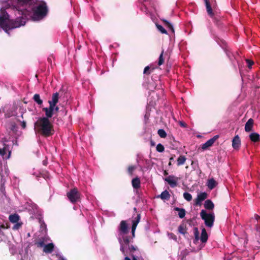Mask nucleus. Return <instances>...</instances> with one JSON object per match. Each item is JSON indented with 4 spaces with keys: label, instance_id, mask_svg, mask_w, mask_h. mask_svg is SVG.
Listing matches in <instances>:
<instances>
[{
    "label": "nucleus",
    "instance_id": "412c9836",
    "mask_svg": "<svg viewBox=\"0 0 260 260\" xmlns=\"http://www.w3.org/2000/svg\"><path fill=\"white\" fill-rule=\"evenodd\" d=\"M174 210L178 212V216L180 218H183L185 217L186 211L184 209L175 207Z\"/></svg>",
    "mask_w": 260,
    "mask_h": 260
},
{
    "label": "nucleus",
    "instance_id": "13d9d810",
    "mask_svg": "<svg viewBox=\"0 0 260 260\" xmlns=\"http://www.w3.org/2000/svg\"><path fill=\"white\" fill-rule=\"evenodd\" d=\"M59 260H64L63 258H61Z\"/></svg>",
    "mask_w": 260,
    "mask_h": 260
},
{
    "label": "nucleus",
    "instance_id": "5701e85b",
    "mask_svg": "<svg viewBox=\"0 0 260 260\" xmlns=\"http://www.w3.org/2000/svg\"><path fill=\"white\" fill-rule=\"evenodd\" d=\"M217 184V182L213 178L209 179L207 182V186L211 190L214 188Z\"/></svg>",
    "mask_w": 260,
    "mask_h": 260
},
{
    "label": "nucleus",
    "instance_id": "58836bf2",
    "mask_svg": "<svg viewBox=\"0 0 260 260\" xmlns=\"http://www.w3.org/2000/svg\"><path fill=\"white\" fill-rule=\"evenodd\" d=\"M136 169V167L134 166H129L128 167L127 171L130 175H132L134 171Z\"/></svg>",
    "mask_w": 260,
    "mask_h": 260
},
{
    "label": "nucleus",
    "instance_id": "8fccbe9b",
    "mask_svg": "<svg viewBox=\"0 0 260 260\" xmlns=\"http://www.w3.org/2000/svg\"><path fill=\"white\" fill-rule=\"evenodd\" d=\"M164 175L165 176H166V175H168V173L167 172V171H165L164 172Z\"/></svg>",
    "mask_w": 260,
    "mask_h": 260
},
{
    "label": "nucleus",
    "instance_id": "aec40b11",
    "mask_svg": "<svg viewBox=\"0 0 260 260\" xmlns=\"http://www.w3.org/2000/svg\"><path fill=\"white\" fill-rule=\"evenodd\" d=\"M208 239V236L207 231L205 228H203L202 230L201 236L200 240L202 243H206Z\"/></svg>",
    "mask_w": 260,
    "mask_h": 260
},
{
    "label": "nucleus",
    "instance_id": "7ed1b4c3",
    "mask_svg": "<svg viewBox=\"0 0 260 260\" xmlns=\"http://www.w3.org/2000/svg\"><path fill=\"white\" fill-rule=\"evenodd\" d=\"M50 117H43L38 118L35 123L36 131L41 135L48 137L53 135L54 131L52 123L49 120Z\"/></svg>",
    "mask_w": 260,
    "mask_h": 260
},
{
    "label": "nucleus",
    "instance_id": "4468645a",
    "mask_svg": "<svg viewBox=\"0 0 260 260\" xmlns=\"http://www.w3.org/2000/svg\"><path fill=\"white\" fill-rule=\"evenodd\" d=\"M59 100V93L55 92L53 93L51 98V100L48 101L49 106L57 105Z\"/></svg>",
    "mask_w": 260,
    "mask_h": 260
},
{
    "label": "nucleus",
    "instance_id": "de8ad7c7",
    "mask_svg": "<svg viewBox=\"0 0 260 260\" xmlns=\"http://www.w3.org/2000/svg\"><path fill=\"white\" fill-rule=\"evenodd\" d=\"M47 160L45 159V160H44L43 161V164L44 165V166H46L47 165Z\"/></svg>",
    "mask_w": 260,
    "mask_h": 260
},
{
    "label": "nucleus",
    "instance_id": "a878e982",
    "mask_svg": "<svg viewBox=\"0 0 260 260\" xmlns=\"http://www.w3.org/2000/svg\"><path fill=\"white\" fill-rule=\"evenodd\" d=\"M154 68L151 67L149 66H146L143 71V74L146 75H149L152 72H153Z\"/></svg>",
    "mask_w": 260,
    "mask_h": 260
},
{
    "label": "nucleus",
    "instance_id": "ddd939ff",
    "mask_svg": "<svg viewBox=\"0 0 260 260\" xmlns=\"http://www.w3.org/2000/svg\"><path fill=\"white\" fill-rule=\"evenodd\" d=\"M241 145V140L238 135L235 136L232 140V146L235 149H238Z\"/></svg>",
    "mask_w": 260,
    "mask_h": 260
},
{
    "label": "nucleus",
    "instance_id": "f03ea898",
    "mask_svg": "<svg viewBox=\"0 0 260 260\" xmlns=\"http://www.w3.org/2000/svg\"><path fill=\"white\" fill-rule=\"evenodd\" d=\"M26 19L23 16L17 18L15 20L10 19L8 13L5 9H1L0 28L9 34V30L24 25Z\"/></svg>",
    "mask_w": 260,
    "mask_h": 260
},
{
    "label": "nucleus",
    "instance_id": "f704fd0d",
    "mask_svg": "<svg viewBox=\"0 0 260 260\" xmlns=\"http://www.w3.org/2000/svg\"><path fill=\"white\" fill-rule=\"evenodd\" d=\"M178 231L180 233L184 235L186 232V226L184 224H181L178 227Z\"/></svg>",
    "mask_w": 260,
    "mask_h": 260
},
{
    "label": "nucleus",
    "instance_id": "e433bc0d",
    "mask_svg": "<svg viewBox=\"0 0 260 260\" xmlns=\"http://www.w3.org/2000/svg\"><path fill=\"white\" fill-rule=\"evenodd\" d=\"M156 26L158 30L162 34H167V30L163 27L162 26L158 24H156Z\"/></svg>",
    "mask_w": 260,
    "mask_h": 260
},
{
    "label": "nucleus",
    "instance_id": "f8f14e48",
    "mask_svg": "<svg viewBox=\"0 0 260 260\" xmlns=\"http://www.w3.org/2000/svg\"><path fill=\"white\" fill-rule=\"evenodd\" d=\"M141 219V214H137V216L134 218L133 220V224L132 226V233L133 237H135V232L137 226L139 222Z\"/></svg>",
    "mask_w": 260,
    "mask_h": 260
},
{
    "label": "nucleus",
    "instance_id": "9b49d317",
    "mask_svg": "<svg viewBox=\"0 0 260 260\" xmlns=\"http://www.w3.org/2000/svg\"><path fill=\"white\" fill-rule=\"evenodd\" d=\"M208 194L204 192L198 194L197 198L194 200V205H200L202 201L207 198Z\"/></svg>",
    "mask_w": 260,
    "mask_h": 260
},
{
    "label": "nucleus",
    "instance_id": "0eeeda50",
    "mask_svg": "<svg viewBox=\"0 0 260 260\" xmlns=\"http://www.w3.org/2000/svg\"><path fill=\"white\" fill-rule=\"evenodd\" d=\"M42 111L45 112L46 116L51 118L54 114L58 112L59 107L56 105L49 106L48 108H43Z\"/></svg>",
    "mask_w": 260,
    "mask_h": 260
},
{
    "label": "nucleus",
    "instance_id": "bb28decb",
    "mask_svg": "<svg viewBox=\"0 0 260 260\" xmlns=\"http://www.w3.org/2000/svg\"><path fill=\"white\" fill-rule=\"evenodd\" d=\"M138 250V248L137 246H135L133 245H129L127 246V251L129 252L130 255L132 256V254H134L135 251Z\"/></svg>",
    "mask_w": 260,
    "mask_h": 260
},
{
    "label": "nucleus",
    "instance_id": "3c124183",
    "mask_svg": "<svg viewBox=\"0 0 260 260\" xmlns=\"http://www.w3.org/2000/svg\"><path fill=\"white\" fill-rule=\"evenodd\" d=\"M151 145L152 146H154L155 145V144L154 142H153L152 141H151Z\"/></svg>",
    "mask_w": 260,
    "mask_h": 260
},
{
    "label": "nucleus",
    "instance_id": "5fc2aeb1",
    "mask_svg": "<svg viewBox=\"0 0 260 260\" xmlns=\"http://www.w3.org/2000/svg\"><path fill=\"white\" fill-rule=\"evenodd\" d=\"M134 210L136 212H137V208H135H135H134Z\"/></svg>",
    "mask_w": 260,
    "mask_h": 260
},
{
    "label": "nucleus",
    "instance_id": "c03bdc74",
    "mask_svg": "<svg viewBox=\"0 0 260 260\" xmlns=\"http://www.w3.org/2000/svg\"><path fill=\"white\" fill-rule=\"evenodd\" d=\"M18 121L21 122V125L22 128H23V129L25 128L26 127V122L24 121H21L20 120H18Z\"/></svg>",
    "mask_w": 260,
    "mask_h": 260
},
{
    "label": "nucleus",
    "instance_id": "c85d7f7f",
    "mask_svg": "<svg viewBox=\"0 0 260 260\" xmlns=\"http://www.w3.org/2000/svg\"><path fill=\"white\" fill-rule=\"evenodd\" d=\"M33 100L39 105H41L43 104V101L41 99L40 96L39 94H35L33 96Z\"/></svg>",
    "mask_w": 260,
    "mask_h": 260
},
{
    "label": "nucleus",
    "instance_id": "a18cd8bd",
    "mask_svg": "<svg viewBox=\"0 0 260 260\" xmlns=\"http://www.w3.org/2000/svg\"><path fill=\"white\" fill-rule=\"evenodd\" d=\"M11 129L12 131H14V129L16 128V124L15 123H12L11 124Z\"/></svg>",
    "mask_w": 260,
    "mask_h": 260
},
{
    "label": "nucleus",
    "instance_id": "7c9ffc66",
    "mask_svg": "<svg viewBox=\"0 0 260 260\" xmlns=\"http://www.w3.org/2000/svg\"><path fill=\"white\" fill-rule=\"evenodd\" d=\"M193 233L194 235L195 239L193 241L194 243H196V241H198L199 239V232L198 228L194 227L193 228Z\"/></svg>",
    "mask_w": 260,
    "mask_h": 260
},
{
    "label": "nucleus",
    "instance_id": "393cba45",
    "mask_svg": "<svg viewBox=\"0 0 260 260\" xmlns=\"http://www.w3.org/2000/svg\"><path fill=\"white\" fill-rule=\"evenodd\" d=\"M159 197L162 200H168L170 198V194L169 192L167 190H165L162 191L161 194L159 196Z\"/></svg>",
    "mask_w": 260,
    "mask_h": 260
},
{
    "label": "nucleus",
    "instance_id": "cd10ccee",
    "mask_svg": "<svg viewBox=\"0 0 260 260\" xmlns=\"http://www.w3.org/2000/svg\"><path fill=\"white\" fill-rule=\"evenodd\" d=\"M186 160V158L184 155H180L177 158V166H179L183 165Z\"/></svg>",
    "mask_w": 260,
    "mask_h": 260
},
{
    "label": "nucleus",
    "instance_id": "49530a36",
    "mask_svg": "<svg viewBox=\"0 0 260 260\" xmlns=\"http://www.w3.org/2000/svg\"><path fill=\"white\" fill-rule=\"evenodd\" d=\"M132 257L133 260H138L137 256H136L134 254H132Z\"/></svg>",
    "mask_w": 260,
    "mask_h": 260
},
{
    "label": "nucleus",
    "instance_id": "9d476101",
    "mask_svg": "<svg viewBox=\"0 0 260 260\" xmlns=\"http://www.w3.org/2000/svg\"><path fill=\"white\" fill-rule=\"evenodd\" d=\"M178 178L174 175H170L165 179L171 187L174 188L177 185V180Z\"/></svg>",
    "mask_w": 260,
    "mask_h": 260
},
{
    "label": "nucleus",
    "instance_id": "603ef678",
    "mask_svg": "<svg viewBox=\"0 0 260 260\" xmlns=\"http://www.w3.org/2000/svg\"><path fill=\"white\" fill-rule=\"evenodd\" d=\"M1 227L2 228H3V229H5V225H4V224H2V225L1 226Z\"/></svg>",
    "mask_w": 260,
    "mask_h": 260
},
{
    "label": "nucleus",
    "instance_id": "423d86ee",
    "mask_svg": "<svg viewBox=\"0 0 260 260\" xmlns=\"http://www.w3.org/2000/svg\"><path fill=\"white\" fill-rule=\"evenodd\" d=\"M67 196L72 203L75 204L80 201L81 193L77 188L75 187L67 192Z\"/></svg>",
    "mask_w": 260,
    "mask_h": 260
},
{
    "label": "nucleus",
    "instance_id": "4c0bfd02",
    "mask_svg": "<svg viewBox=\"0 0 260 260\" xmlns=\"http://www.w3.org/2000/svg\"><path fill=\"white\" fill-rule=\"evenodd\" d=\"M156 149L159 152H162L165 150L164 146L160 143L157 145Z\"/></svg>",
    "mask_w": 260,
    "mask_h": 260
},
{
    "label": "nucleus",
    "instance_id": "ea45409f",
    "mask_svg": "<svg viewBox=\"0 0 260 260\" xmlns=\"http://www.w3.org/2000/svg\"><path fill=\"white\" fill-rule=\"evenodd\" d=\"M15 224L13 227V229L14 230L19 229L21 227L22 224V223L19 222H15Z\"/></svg>",
    "mask_w": 260,
    "mask_h": 260
},
{
    "label": "nucleus",
    "instance_id": "2eb2a0df",
    "mask_svg": "<svg viewBox=\"0 0 260 260\" xmlns=\"http://www.w3.org/2000/svg\"><path fill=\"white\" fill-rule=\"evenodd\" d=\"M254 120L252 118L248 120L245 125V131L246 132H249L252 130L253 126Z\"/></svg>",
    "mask_w": 260,
    "mask_h": 260
},
{
    "label": "nucleus",
    "instance_id": "c756f323",
    "mask_svg": "<svg viewBox=\"0 0 260 260\" xmlns=\"http://www.w3.org/2000/svg\"><path fill=\"white\" fill-rule=\"evenodd\" d=\"M35 244L39 248L41 247H44L45 245V241L44 239H39L38 241H36L35 243Z\"/></svg>",
    "mask_w": 260,
    "mask_h": 260
},
{
    "label": "nucleus",
    "instance_id": "37998d69",
    "mask_svg": "<svg viewBox=\"0 0 260 260\" xmlns=\"http://www.w3.org/2000/svg\"><path fill=\"white\" fill-rule=\"evenodd\" d=\"M6 153V148H0V155L4 156Z\"/></svg>",
    "mask_w": 260,
    "mask_h": 260
},
{
    "label": "nucleus",
    "instance_id": "a19ab883",
    "mask_svg": "<svg viewBox=\"0 0 260 260\" xmlns=\"http://www.w3.org/2000/svg\"><path fill=\"white\" fill-rule=\"evenodd\" d=\"M246 62L247 64V67L248 68H250L251 67V66L254 63V62L250 60V59H246Z\"/></svg>",
    "mask_w": 260,
    "mask_h": 260
},
{
    "label": "nucleus",
    "instance_id": "b1692460",
    "mask_svg": "<svg viewBox=\"0 0 260 260\" xmlns=\"http://www.w3.org/2000/svg\"><path fill=\"white\" fill-rule=\"evenodd\" d=\"M205 208L207 210H213L214 208V204L210 200H207L204 204Z\"/></svg>",
    "mask_w": 260,
    "mask_h": 260
},
{
    "label": "nucleus",
    "instance_id": "6ab92c4d",
    "mask_svg": "<svg viewBox=\"0 0 260 260\" xmlns=\"http://www.w3.org/2000/svg\"><path fill=\"white\" fill-rule=\"evenodd\" d=\"M132 184L133 188L135 189H138L141 187V181L138 177L133 179Z\"/></svg>",
    "mask_w": 260,
    "mask_h": 260
},
{
    "label": "nucleus",
    "instance_id": "f3484780",
    "mask_svg": "<svg viewBox=\"0 0 260 260\" xmlns=\"http://www.w3.org/2000/svg\"><path fill=\"white\" fill-rule=\"evenodd\" d=\"M205 4H206V7L207 9V12L208 14V15L212 17L214 16V13L213 12L211 6L210 5V3L209 2V0H205Z\"/></svg>",
    "mask_w": 260,
    "mask_h": 260
},
{
    "label": "nucleus",
    "instance_id": "79ce46f5",
    "mask_svg": "<svg viewBox=\"0 0 260 260\" xmlns=\"http://www.w3.org/2000/svg\"><path fill=\"white\" fill-rule=\"evenodd\" d=\"M178 124L181 127H187V124L183 121H179L178 122Z\"/></svg>",
    "mask_w": 260,
    "mask_h": 260
},
{
    "label": "nucleus",
    "instance_id": "473e14b6",
    "mask_svg": "<svg viewBox=\"0 0 260 260\" xmlns=\"http://www.w3.org/2000/svg\"><path fill=\"white\" fill-rule=\"evenodd\" d=\"M164 53V50L162 49V50L159 55V58H158V65L159 66L162 65L164 63L165 59L163 57Z\"/></svg>",
    "mask_w": 260,
    "mask_h": 260
},
{
    "label": "nucleus",
    "instance_id": "72a5a7b5",
    "mask_svg": "<svg viewBox=\"0 0 260 260\" xmlns=\"http://www.w3.org/2000/svg\"><path fill=\"white\" fill-rule=\"evenodd\" d=\"M157 134L161 138H165L167 137V133L163 129H159L157 131Z\"/></svg>",
    "mask_w": 260,
    "mask_h": 260
},
{
    "label": "nucleus",
    "instance_id": "1a4fd4ad",
    "mask_svg": "<svg viewBox=\"0 0 260 260\" xmlns=\"http://www.w3.org/2000/svg\"><path fill=\"white\" fill-rule=\"evenodd\" d=\"M118 230L119 234L121 235H124L128 233V226L126 221L122 220L120 222Z\"/></svg>",
    "mask_w": 260,
    "mask_h": 260
},
{
    "label": "nucleus",
    "instance_id": "a211bd4d",
    "mask_svg": "<svg viewBox=\"0 0 260 260\" xmlns=\"http://www.w3.org/2000/svg\"><path fill=\"white\" fill-rule=\"evenodd\" d=\"M53 249L54 244L51 243L46 244L44 246L43 251L47 253H50L53 251Z\"/></svg>",
    "mask_w": 260,
    "mask_h": 260
},
{
    "label": "nucleus",
    "instance_id": "39448f33",
    "mask_svg": "<svg viewBox=\"0 0 260 260\" xmlns=\"http://www.w3.org/2000/svg\"><path fill=\"white\" fill-rule=\"evenodd\" d=\"M123 241L121 238H119V242L120 244V251L122 254L125 256L124 260H131L130 258L127 256L128 252L127 251V246L129 245L130 237L127 236H124L122 237Z\"/></svg>",
    "mask_w": 260,
    "mask_h": 260
},
{
    "label": "nucleus",
    "instance_id": "c9c22d12",
    "mask_svg": "<svg viewBox=\"0 0 260 260\" xmlns=\"http://www.w3.org/2000/svg\"><path fill=\"white\" fill-rule=\"evenodd\" d=\"M184 198L187 201L189 202L192 200V196L188 192H184L183 193Z\"/></svg>",
    "mask_w": 260,
    "mask_h": 260
},
{
    "label": "nucleus",
    "instance_id": "09e8293b",
    "mask_svg": "<svg viewBox=\"0 0 260 260\" xmlns=\"http://www.w3.org/2000/svg\"><path fill=\"white\" fill-rule=\"evenodd\" d=\"M254 216H255V219H256V220H258L260 219V216L257 214H255Z\"/></svg>",
    "mask_w": 260,
    "mask_h": 260
},
{
    "label": "nucleus",
    "instance_id": "6e6d98bb",
    "mask_svg": "<svg viewBox=\"0 0 260 260\" xmlns=\"http://www.w3.org/2000/svg\"><path fill=\"white\" fill-rule=\"evenodd\" d=\"M173 160V157H172L170 158V160L171 161V160Z\"/></svg>",
    "mask_w": 260,
    "mask_h": 260
},
{
    "label": "nucleus",
    "instance_id": "dca6fc26",
    "mask_svg": "<svg viewBox=\"0 0 260 260\" xmlns=\"http://www.w3.org/2000/svg\"><path fill=\"white\" fill-rule=\"evenodd\" d=\"M249 137L250 140L253 142L256 143L260 141V136L256 133H251Z\"/></svg>",
    "mask_w": 260,
    "mask_h": 260
},
{
    "label": "nucleus",
    "instance_id": "6e6552de",
    "mask_svg": "<svg viewBox=\"0 0 260 260\" xmlns=\"http://www.w3.org/2000/svg\"><path fill=\"white\" fill-rule=\"evenodd\" d=\"M219 135H215L211 139L208 140L206 143L203 144L201 148L203 150L207 149L209 147L212 146L215 142L219 138Z\"/></svg>",
    "mask_w": 260,
    "mask_h": 260
},
{
    "label": "nucleus",
    "instance_id": "2f4dec72",
    "mask_svg": "<svg viewBox=\"0 0 260 260\" xmlns=\"http://www.w3.org/2000/svg\"><path fill=\"white\" fill-rule=\"evenodd\" d=\"M162 21L164 22L165 24L171 30L173 33H174V29L172 24L166 19H162Z\"/></svg>",
    "mask_w": 260,
    "mask_h": 260
},
{
    "label": "nucleus",
    "instance_id": "20e7f679",
    "mask_svg": "<svg viewBox=\"0 0 260 260\" xmlns=\"http://www.w3.org/2000/svg\"><path fill=\"white\" fill-rule=\"evenodd\" d=\"M200 216L202 219L204 220L205 224L209 228L213 226L215 220V216L213 213H207L205 210H202L200 212Z\"/></svg>",
    "mask_w": 260,
    "mask_h": 260
},
{
    "label": "nucleus",
    "instance_id": "f257e3e1",
    "mask_svg": "<svg viewBox=\"0 0 260 260\" xmlns=\"http://www.w3.org/2000/svg\"><path fill=\"white\" fill-rule=\"evenodd\" d=\"M48 13V8L46 3L44 1L37 2L36 0L30 3L20 15L25 19L27 15L32 14V19L35 21H39L44 18Z\"/></svg>",
    "mask_w": 260,
    "mask_h": 260
},
{
    "label": "nucleus",
    "instance_id": "4be33fe9",
    "mask_svg": "<svg viewBox=\"0 0 260 260\" xmlns=\"http://www.w3.org/2000/svg\"><path fill=\"white\" fill-rule=\"evenodd\" d=\"M9 219L12 223H15L19 221L20 220V216L18 214L15 213L9 215Z\"/></svg>",
    "mask_w": 260,
    "mask_h": 260
},
{
    "label": "nucleus",
    "instance_id": "864d4df0",
    "mask_svg": "<svg viewBox=\"0 0 260 260\" xmlns=\"http://www.w3.org/2000/svg\"><path fill=\"white\" fill-rule=\"evenodd\" d=\"M169 166H171L172 165V164H171V161H170V162H169Z\"/></svg>",
    "mask_w": 260,
    "mask_h": 260
},
{
    "label": "nucleus",
    "instance_id": "4d7b16f0",
    "mask_svg": "<svg viewBox=\"0 0 260 260\" xmlns=\"http://www.w3.org/2000/svg\"><path fill=\"white\" fill-rule=\"evenodd\" d=\"M21 117L22 118H23V115L21 114Z\"/></svg>",
    "mask_w": 260,
    "mask_h": 260
}]
</instances>
